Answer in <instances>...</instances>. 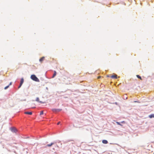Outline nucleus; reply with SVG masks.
I'll list each match as a JSON object with an SVG mask.
<instances>
[{"label": "nucleus", "instance_id": "obj_1", "mask_svg": "<svg viewBox=\"0 0 154 154\" xmlns=\"http://www.w3.org/2000/svg\"><path fill=\"white\" fill-rule=\"evenodd\" d=\"M31 78L33 80L37 82H39V79L36 76L34 75H32L31 76Z\"/></svg>", "mask_w": 154, "mask_h": 154}, {"label": "nucleus", "instance_id": "obj_2", "mask_svg": "<svg viewBox=\"0 0 154 154\" xmlns=\"http://www.w3.org/2000/svg\"><path fill=\"white\" fill-rule=\"evenodd\" d=\"M10 130L11 131L13 132L16 133L17 131V129L14 127L11 128Z\"/></svg>", "mask_w": 154, "mask_h": 154}, {"label": "nucleus", "instance_id": "obj_3", "mask_svg": "<svg viewBox=\"0 0 154 154\" xmlns=\"http://www.w3.org/2000/svg\"><path fill=\"white\" fill-rule=\"evenodd\" d=\"M62 110L61 109H52V111L54 112H57L61 111Z\"/></svg>", "mask_w": 154, "mask_h": 154}, {"label": "nucleus", "instance_id": "obj_4", "mask_svg": "<svg viewBox=\"0 0 154 154\" xmlns=\"http://www.w3.org/2000/svg\"><path fill=\"white\" fill-rule=\"evenodd\" d=\"M24 82V80L23 78H22L21 79L20 84L19 86L18 87V88H19L22 86Z\"/></svg>", "mask_w": 154, "mask_h": 154}, {"label": "nucleus", "instance_id": "obj_5", "mask_svg": "<svg viewBox=\"0 0 154 154\" xmlns=\"http://www.w3.org/2000/svg\"><path fill=\"white\" fill-rule=\"evenodd\" d=\"M117 75H116L114 74L111 76V77L113 79H117Z\"/></svg>", "mask_w": 154, "mask_h": 154}, {"label": "nucleus", "instance_id": "obj_6", "mask_svg": "<svg viewBox=\"0 0 154 154\" xmlns=\"http://www.w3.org/2000/svg\"><path fill=\"white\" fill-rule=\"evenodd\" d=\"M24 113L26 114H28L29 115H31L32 114V112H24Z\"/></svg>", "mask_w": 154, "mask_h": 154}, {"label": "nucleus", "instance_id": "obj_7", "mask_svg": "<svg viewBox=\"0 0 154 154\" xmlns=\"http://www.w3.org/2000/svg\"><path fill=\"white\" fill-rule=\"evenodd\" d=\"M36 101L37 102H39V103H44L43 102H42V101H40L39 100V98L38 97H37L36 99Z\"/></svg>", "mask_w": 154, "mask_h": 154}, {"label": "nucleus", "instance_id": "obj_8", "mask_svg": "<svg viewBox=\"0 0 154 154\" xmlns=\"http://www.w3.org/2000/svg\"><path fill=\"white\" fill-rule=\"evenodd\" d=\"M44 58H45L44 57H42L39 60L40 62H41V63H42V61L44 60Z\"/></svg>", "mask_w": 154, "mask_h": 154}, {"label": "nucleus", "instance_id": "obj_9", "mask_svg": "<svg viewBox=\"0 0 154 154\" xmlns=\"http://www.w3.org/2000/svg\"><path fill=\"white\" fill-rule=\"evenodd\" d=\"M54 144V143H51V144H48L46 146V147L47 146L50 147V146H51Z\"/></svg>", "mask_w": 154, "mask_h": 154}, {"label": "nucleus", "instance_id": "obj_10", "mask_svg": "<svg viewBox=\"0 0 154 154\" xmlns=\"http://www.w3.org/2000/svg\"><path fill=\"white\" fill-rule=\"evenodd\" d=\"M102 142L104 144H107V143H108L107 141L106 140H103L102 141Z\"/></svg>", "mask_w": 154, "mask_h": 154}, {"label": "nucleus", "instance_id": "obj_11", "mask_svg": "<svg viewBox=\"0 0 154 154\" xmlns=\"http://www.w3.org/2000/svg\"><path fill=\"white\" fill-rule=\"evenodd\" d=\"M149 117L150 118H154V114H152L149 116Z\"/></svg>", "mask_w": 154, "mask_h": 154}, {"label": "nucleus", "instance_id": "obj_12", "mask_svg": "<svg viewBox=\"0 0 154 154\" xmlns=\"http://www.w3.org/2000/svg\"><path fill=\"white\" fill-rule=\"evenodd\" d=\"M12 84V82H10L9 85H8V86H6V87H5L4 88L6 90V89H7L9 87V86L10 85H11Z\"/></svg>", "mask_w": 154, "mask_h": 154}, {"label": "nucleus", "instance_id": "obj_13", "mask_svg": "<svg viewBox=\"0 0 154 154\" xmlns=\"http://www.w3.org/2000/svg\"><path fill=\"white\" fill-rule=\"evenodd\" d=\"M56 74H57V73H56V72L55 71H54V73L53 75V77H52V78H54L55 77V76L56 75Z\"/></svg>", "mask_w": 154, "mask_h": 154}, {"label": "nucleus", "instance_id": "obj_14", "mask_svg": "<svg viewBox=\"0 0 154 154\" xmlns=\"http://www.w3.org/2000/svg\"><path fill=\"white\" fill-rule=\"evenodd\" d=\"M137 76L138 78L141 79V77L140 75H137Z\"/></svg>", "mask_w": 154, "mask_h": 154}, {"label": "nucleus", "instance_id": "obj_15", "mask_svg": "<svg viewBox=\"0 0 154 154\" xmlns=\"http://www.w3.org/2000/svg\"><path fill=\"white\" fill-rule=\"evenodd\" d=\"M116 123H117L118 125H121V126H122V125L119 122H116Z\"/></svg>", "mask_w": 154, "mask_h": 154}, {"label": "nucleus", "instance_id": "obj_16", "mask_svg": "<svg viewBox=\"0 0 154 154\" xmlns=\"http://www.w3.org/2000/svg\"><path fill=\"white\" fill-rule=\"evenodd\" d=\"M43 114V111H41L40 113V115H42Z\"/></svg>", "mask_w": 154, "mask_h": 154}, {"label": "nucleus", "instance_id": "obj_17", "mask_svg": "<svg viewBox=\"0 0 154 154\" xmlns=\"http://www.w3.org/2000/svg\"><path fill=\"white\" fill-rule=\"evenodd\" d=\"M121 123H125V122L124 121H122L121 122Z\"/></svg>", "mask_w": 154, "mask_h": 154}, {"label": "nucleus", "instance_id": "obj_18", "mask_svg": "<svg viewBox=\"0 0 154 154\" xmlns=\"http://www.w3.org/2000/svg\"><path fill=\"white\" fill-rule=\"evenodd\" d=\"M60 122H58V123H57V125H59V124H60Z\"/></svg>", "mask_w": 154, "mask_h": 154}, {"label": "nucleus", "instance_id": "obj_19", "mask_svg": "<svg viewBox=\"0 0 154 154\" xmlns=\"http://www.w3.org/2000/svg\"><path fill=\"white\" fill-rule=\"evenodd\" d=\"M100 76H99V77H98V79H99L100 78Z\"/></svg>", "mask_w": 154, "mask_h": 154}, {"label": "nucleus", "instance_id": "obj_20", "mask_svg": "<svg viewBox=\"0 0 154 154\" xmlns=\"http://www.w3.org/2000/svg\"><path fill=\"white\" fill-rule=\"evenodd\" d=\"M134 102H137V101H134Z\"/></svg>", "mask_w": 154, "mask_h": 154}]
</instances>
